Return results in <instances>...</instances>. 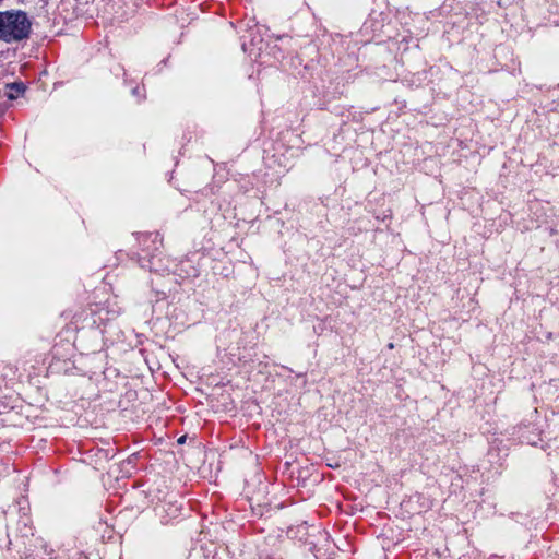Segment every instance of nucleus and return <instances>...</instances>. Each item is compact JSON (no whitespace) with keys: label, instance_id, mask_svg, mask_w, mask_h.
<instances>
[{"label":"nucleus","instance_id":"f257e3e1","mask_svg":"<svg viewBox=\"0 0 559 559\" xmlns=\"http://www.w3.org/2000/svg\"><path fill=\"white\" fill-rule=\"evenodd\" d=\"M32 32V22L22 10L0 12V40L7 44L27 39Z\"/></svg>","mask_w":559,"mask_h":559},{"label":"nucleus","instance_id":"7ed1b4c3","mask_svg":"<svg viewBox=\"0 0 559 559\" xmlns=\"http://www.w3.org/2000/svg\"><path fill=\"white\" fill-rule=\"evenodd\" d=\"M178 442L179 443H183L185 442V437L179 438Z\"/></svg>","mask_w":559,"mask_h":559},{"label":"nucleus","instance_id":"20e7f679","mask_svg":"<svg viewBox=\"0 0 559 559\" xmlns=\"http://www.w3.org/2000/svg\"><path fill=\"white\" fill-rule=\"evenodd\" d=\"M388 347H389L390 349H392V348L394 347L393 343H390V344L388 345Z\"/></svg>","mask_w":559,"mask_h":559},{"label":"nucleus","instance_id":"f03ea898","mask_svg":"<svg viewBox=\"0 0 559 559\" xmlns=\"http://www.w3.org/2000/svg\"><path fill=\"white\" fill-rule=\"evenodd\" d=\"M7 88V96L9 99H15L25 92V85L23 83L8 84Z\"/></svg>","mask_w":559,"mask_h":559}]
</instances>
